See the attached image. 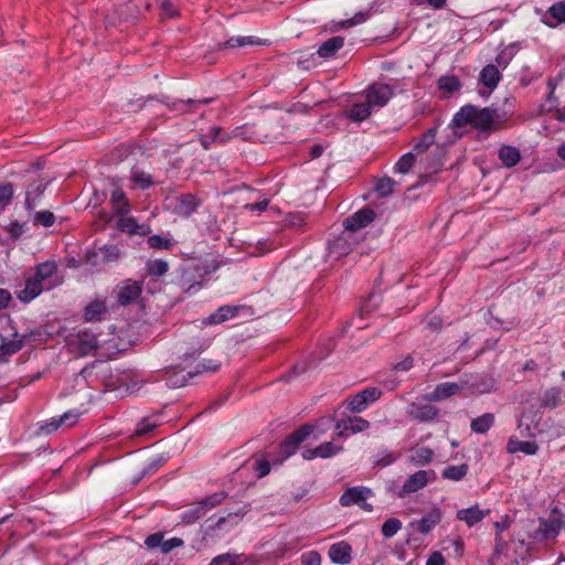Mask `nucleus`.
I'll return each instance as SVG.
<instances>
[{
  "instance_id": "25",
  "label": "nucleus",
  "mask_w": 565,
  "mask_h": 565,
  "mask_svg": "<svg viewBox=\"0 0 565 565\" xmlns=\"http://www.w3.org/2000/svg\"><path fill=\"white\" fill-rule=\"evenodd\" d=\"M498 157L503 167L508 169L515 167L521 161L520 150L509 145H503L499 149Z\"/></svg>"
},
{
  "instance_id": "55",
  "label": "nucleus",
  "mask_w": 565,
  "mask_h": 565,
  "mask_svg": "<svg viewBox=\"0 0 565 565\" xmlns=\"http://www.w3.org/2000/svg\"><path fill=\"white\" fill-rule=\"evenodd\" d=\"M81 416V412L77 409H71L65 412L62 416H60V422L62 425H66L67 427L74 426Z\"/></svg>"
},
{
  "instance_id": "16",
  "label": "nucleus",
  "mask_w": 565,
  "mask_h": 565,
  "mask_svg": "<svg viewBox=\"0 0 565 565\" xmlns=\"http://www.w3.org/2000/svg\"><path fill=\"white\" fill-rule=\"evenodd\" d=\"M490 510H481L478 504L472 505L467 509L458 510L456 513V518L459 521L465 522L469 527L481 522L487 515H489Z\"/></svg>"
},
{
  "instance_id": "54",
  "label": "nucleus",
  "mask_w": 565,
  "mask_h": 565,
  "mask_svg": "<svg viewBox=\"0 0 565 565\" xmlns=\"http://www.w3.org/2000/svg\"><path fill=\"white\" fill-rule=\"evenodd\" d=\"M62 426V423L60 422V417H52L49 420L43 422L40 427L39 431L43 435H50L57 430Z\"/></svg>"
},
{
  "instance_id": "9",
  "label": "nucleus",
  "mask_w": 565,
  "mask_h": 565,
  "mask_svg": "<svg viewBox=\"0 0 565 565\" xmlns=\"http://www.w3.org/2000/svg\"><path fill=\"white\" fill-rule=\"evenodd\" d=\"M429 477H435V472L433 470H418L411 475L405 480L402 490L398 492V497L403 498L406 494L417 492L418 490L425 488L430 480Z\"/></svg>"
},
{
  "instance_id": "17",
  "label": "nucleus",
  "mask_w": 565,
  "mask_h": 565,
  "mask_svg": "<svg viewBox=\"0 0 565 565\" xmlns=\"http://www.w3.org/2000/svg\"><path fill=\"white\" fill-rule=\"evenodd\" d=\"M461 387L457 383L445 382L437 384L435 390L425 395L428 402H439L459 393Z\"/></svg>"
},
{
  "instance_id": "1",
  "label": "nucleus",
  "mask_w": 565,
  "mask_h": 565,
  "mask_svg": "<svg viewBox=\"0 0 565 565\" xmlns=\"http://www.w3.org/2000/svg\"><path fill=\"white\" fill-rule=\"evenodd\" d=\"M499 113L497 108H479L472 104H467L454 115L452 125L457 128L471 126L481 132H493L500 129V122L497 120Z\"/></svg>"
},
{
  "instance_id": "24",
  "label": "nucleus",
  "mask_w": 565,
  "mask_h": 565,
  "mask_svg": "<svg viewBox=\"0 0 565 565\" xmlns=\"http://www.w3.org/2000/svg\"><path fill=\"white\" fill-rule=\"evenodd\" d=\"M441 510L434 507L417 522V531L422 534H428L441 521Z\"/></svg>"
},
{
  "instance_id": "62",
  "label": "nucleus",
  "mask_w": 565,
  "mask_h": 565,
  "mask_svg": "<svg viewBox=\"0 0 565 565\" xmlns=\"http://www.w3.org/2000/svg\"><path fill=\"white\" fill-rule=\"evenodd\" d=\"M302 565H320L321 555L317 551H310L301 556Z\"/></svg>"
},
{
  "instance_id": "41",
  "label": "nucleus",
  "mask_w": 565,
  "mask_h": 565,
  "mask_svg": "<svg viewBox=\"0 0 565 565\" xmlns=\"http://www.w3.org/2000/svg\"><path fill=\"white\" fill-rule=\"evenodd\" d=\"M396 182L390 177H383L375 183L374 190L379 196L385 198L393 193Z\"/></svg>"
},
{
  "instance_id": "2",
  "label": "nucleus",
  "mask_w": 565,
  "mask_h": 565,
  "mask_svg": "<svg viewBox=\"0 0 565 565\" xmlns=\"http://www.w3.org/2000/svg\"><path fill=\"white\" fill-rule=\"evenodd\" d=\"M564 527L565 515L555 507L548 518H539V526L530 536L537 543L555 541Z\"/></svg>"
},
{
  "instance_id": "3",
  "label": "nucleus",
  "mask_w": 565,
  "mask_h": 565,
  "mask_svg": "<svg viewBox=\"0 0 565 565\" xmlns=\"http://www.w3.org/2000/svg\"><path fill=\"white\" fill-rule=\"evenodd\" d=\"M227 497L226 492H215L191 505H189L181 514L180 520L184 524H194L196 521L202 519L207 511L220 505L225 498Z\"/></svg>"
},
{
  "instance_id": "18",
  "label": "nucleus",
  "mask_w": 565,
  "mask_h": 565,
  "mask_svg": "<svg viewBox=\"0 0 565 565\" xmlns=\"http://www.w3.org/2000/svg\"><path fill=\"white\" fill-rule=\"evenodd\" d=\"M344 41L341 35L332 36L319 45L317 54L323 60L332 58L344 46Z\"/></svg>"
},
{
  "instance_id": "39",
  "label": "nucleus",
  "mask_w": 565,
  "mask_h": 565,
  "mask_svg": "<svg viewBox=\"0 0 565 565\" xmlns=\"http://www.w3.org/2000/svg\"><path fill=\"white\" fill-rule=\"evenodd\" d=\"M434 451L428 447H418L412 451L411 461L416 466H424L433 460Z\"/></svg>"
},
{
  "instance_id": "40",
  "label": "nucleus",
  "mask_w": 565,
  "mask_h": 565,
  "mask_svg": "<svg viewBox=\"0 0 565 565\" xmlns=\"http://www.w3.org/2000/svg\"><path fill=\"white\" fill-rule=\"evenodd\" d=\"M370 18L369 12H358L353 18L341 20L334 24L332 31H338L340 29H349L355 26L358 24L364 23Z\"/></svg>"
},
{
  "instance_id": "33",
  "label": "nucleus",
  "mask_w": 565,
  "mask_h": 565,
  "mask_svg": "<svg viewBox=\"0 0 565 565\" xmlns=\"http://www.w3.org/2000/svg\"><path fill=\"white\" fill-rule=\"evenodd\" d=\"M437 128L433 127L427 129L419 138V140L413 146V152L423 153L429 149L435 142Z\"/></svg>"
},
{
  "instance_id": "27",
  "label": "nucleus",
  "mask_w": 565,
  "mask_h": 565,
  "mask_svg": "<svg viewBox=\"0 0 565 565\" xmlns=\"http://www.w3.org/2000/svg\"><path fill=\"white\" fill-rule=\"evenodd\" d=\"M110 203L114 211L119 215H126L130 212V203L126 196V193L120 188L113 190L110 195Z\"/></svg>"
},
{
  "instance_id": "34",
  "label": "nucleus",
  "mask_w": 565,
  "mask_h": 565,
  "mask_svg": "<svg viewBox=\"0 0 565 565\" xmlns=\"http://www.w3.org/2000/svg\"><path fill=\"white\" fill-rule=\"evenodd\" d=\"M169 270V264L167 260L161 258L149 259L146 263V271L151 277H162Z\"/></svg>"
},
{
  "instance_id": "28",
  "label": "nucleus",
  "mask_w": 565,
  "mask_h": 565,
  "mask_svg": "<svg viewBox=\"0 0 565 565\" xmlns=\"http://www.w3.org/2000/svg\"><path fill=\"white\" fill-rule=\"evenodd\" d=\"M371 108L366 100L364 103H356L348 111L347 117L354 122H361L371 116Z\"/></svg>"
},
{
  "instance_id": "29",
  "label": "nucleus",
  "mask_w": 565,
  "mask_h": 565,
  "mask_svg": "<svg viewBox=\"0 0 565 565\" xmlns=\"http://www.w3.org/2000/svg\"><path fill=\"white\" fill-rule=\"evenodd\" d=\"M315 426L310 424L301 425L295 431H292L289 436L285 438L287 443L294 446L297 450L302 441H305L308 436L313 431Z\"/></svg>"
},
{
  "instance_id": "56",
  "label": "nucleus",
  "mask_w": 565,
  "mask_h": 565,
  "mask_svg": "<svg viewBox=\"0 0 565 565\" xmlns=\"http://www.w3.org/2000/svg\"><path fill=\"white\" fill-rule=\"evenodd\" d=\"M13 196V188L10 183H0V204L8 205Z\"/></svg>"
},
{
  "instance_id": "49",
  "label": "nucleus",
  "mask_w": 565,
  "mask_h": 565,
  "mask_svg": "<svg viewBox=\"0 0 565 565\" xmlns=\"http://www.w3.org/2000/svg\"><path fill=\"white\" fill-rule=\"evenodd\" d=\"M55 222V215L47 210L39 211L34 215V225H42L44 227H50Z\"/></svg>"
},
{
  "instance_id": "47",
  "label": "nucleus",
  "mask_w": 565,
  "mask_h": 565,
  "mask_svg": "<svg viewBox=\"0 0 565 565\" xmlns=\"http://www.w3.org/2000/svg\"><path fill=\"white\" fill-rule=\"evenodd\" d=\"M158 426H159L158 420H153L149 417H145L137 424V427L135 429V435L136 436H145V435L151 433Z\"/></svg>"
},
{
  "instance_id": "11",
  "label": "nucleus",
  "mask_w": 565,
  "mask_h": 565,
  "mask_svg": "<svg viewBox=\"0 0 565 565\" xmlns=\"http://www.w3.org/2000/svg\"><path fill=\"white\" fill-rule=\"evenodd\" d=\"M243 306H233V305H224L217 308L214 312H212L209 317L202 320V324L204 326H214L223 323L230 319H233L238 316L239 311L243 309Z\"/></svg>"
},
{
  "instance_id": "52",
  "label": "nucleus",
  "mask_w": 565,
  "mask_h": 565,
  "mask_svg": "<svg viewBox=\"0 0 565 565\" xmlns=\"http://www.w3.org/2000/svg\"><path fill=\"white\" fill-rule=\"evenodd\" d=\"M398 456L391 452L388 449H381L374 463L380 467H387L397 460Z\"/></svg>"
},
{
  "instance_id": "32",
  "label": "nucleus",
  "mask_w": 565,
  "mask_h": 565,
  "mask_svg": "<svg viewBox=\"0 0 565 565\" xmlns=\"http://www.w3.org/2000/svg\"><path fill=\"white\" fill-rule=\"evenodd\" d=\"M57 271V264L54 260H46L35 266L34 276L44 285Z\"/></svg>"
},
{
  "instance_id": "38",
  "label": "nucleus",
  "mask_w": 565,
  "mask_h": 565,
  "mask_svg": "<svg viewBox=\"0 0 565 565\" xmlns=\"http://www.w3.org/2000/svg\"><path fill=\"white\" fill-rule=\"evenodd\" d=\"M147 244L149 248L157 250H171L174 246L172 238L158 234L148 236Z\"/></svg>"
},
{
  "instance_id": "4",
  "label": "nucleus",
  "mask_w": 565,
  "mask_h": 565,
  "mask_svg": "<svg viewBox=\"0 0 565 565\" xmlns=\"http://www.w3.org/2000/svg\"><path fill=\"white\" fill-rule=\"evenodd\" d=\"M373 497V491L366 487H351L348 488L340 497V504L342 507L358 505L365 512H372L373 505L367 500Z\"/></svg>"
},
{
  "instance_id": "43",
  "label": "nucleus",
  "mask_w": 565,
  "mask_h": 565,
  "mask_svg": "<svg viewBox=\"0 0 565 565\" xmlns=\"http://www.w3.org/2000/svg\"><path fill=\"white\" fill-rule=\"evenodd\" d=\"M415 163V154L413 151L403 154L394 166V171L405 174L409 172Z\"/></svg>"
},
{
  "instance_id": "12",
  "label": "nucleus",
  "mask_w": 565,
  "mask_h": 565,
  "mask_svg": "<svg viewBox=\"0 0 565 565\" xmlns=\"http://www.w3.org/2000/svg\"><path fill=\"white\" fill-rule=\"evenodd\" d=\"M352 235L345 231L329 244V255L335 259L347 256L353 249Z\"/></svg>"
},
{
  "instance_id": "51",
  "label": "nucleus",
  "mask_w": 565,
  "mask_h": 565,
  "mask_svg": "<svg viewBox=\"0 0 565 565\" xmlns=\"http://www.w3.org/2000/svg\"><path fill=\"white\" fill-rule=\"evenodd\" d=\"M119 231L129 235H136L138 230V223L135 217H121L117 223Z\"/></svg>"
},
{
  "instance_id": "14",
  "label": "nucleus",
  "mask_w": 565,
  "mask_h": 565,
  "mask_svg": "<svg viewBox=\"0 0 565 565\" xmlns=\"http://www.w3.org/2000/svg\"><path fill=\"white\" fill-rule=\"evenodd\" d=\"M411 418L418 422H431L439 415V409L430 404L412 403L407 411Z\"/></svg>"
},
{
  "instance_id": "31",
  "label": "nucleus",
  "mask_w": 565,
  "mask_h": 565,
  "mask_svg": "<svg viewBox=\"0 0 565 565\" xmlns=\"http://www.w3.org/2000/svg\"><path fill=\"white\" fill-rule=\"evenodd\" d=\"M211 102V99L209 98H203V99H186V100H183V99H179V100H175L171 104L170 109L171 110H175V111H179V113H190V111H193V109L199 106V105H206Z\"/></svg>"
},
{
  "instance_id": "22",
  "label": "nucleus",
  "mask_w": 565,
  "mask_h": 565,
  "mask_svg": "<svg viewBox=\"0 0 565 565\" xmlns=\"http://www.w3.org/2000/svg\"><path fill=\"white\" fill-rule=\"evenodd\" d=\"M200 205V201L193 194H183L178 199V202L174 206V212L182 216L189 217L191 216Z\"/></svg>"
},
{
  "instance_id": "21",
  "label": "nucleus",
  "mask_w": 565,
  "mask_h": 565,
  "mask_svg": "<svg viewBox=\"0 0 565 565\" xmlns=\"http://www.w3.org/2000/svg\"><path fill=\"white\" fill-rule=\"evenodd\" d=\"M107 306L104 300H94L89 302L83 312L84 321L86 322H98L105 319L107 315Z\"/></svg>"
},
{
  "instance_id": "44",
  "label": "nucleus",
  "mask_w": 565,
  "mask_h": 565,
  "mask_svg": "<svg viewBox=\"0 0 565 565\" xmlns=\"http://www.w3.org/2000/svg\"><path fill=\"white\" fill-rule=\"evenodd\" d=\"M542 404L545 407L555 408L562 404V392L558 388H551L544 393Z\"/></svg>"
},
{
  "instance_id": "57",
  "label": "nucleus",
  "mask_w": 565,
  "mask_h": 565,
  "mask_svg": "<svg viewBox=\"0 0 565 565\" xmlns=\"http://www.w3.org/2000/svg\"><path fill=\"white\" fill-rule=\"evenodd\" d=\"M210 136L212 138V141H220L222 143L227 142L232 138V135L224 131L221 127L216 126L210 129Z\"/></svg>"
},
{
  "instance_id": "61",
  "label": "nucleus",
  "mask_w": 565,
  "mask_h": 565,
  "mask_svg": "<svg viewBox=\"0 0 565 565\" xmlns=\"http://www.w3.org/2000/svg\"><path fill=\"white\" fill-rule=\"evenodd\" d=\"M269 205V199L263 198L262 200L254 202V203H247L244 205V209L250 212H264L267 210Z\"/></svg>"
},
{
  "instance_id": "50",
  "label": "nucleus",
  "mask_w": 565,
  "mask_h": 565,
  "mask_svg": "<svg viewBox=\"0 0 565 565\" xmlns=\"http://www.w3.org/2000/svg\"><path fill=\"white\" fill-rule=\"evenodd\" d=\"M342 450L341 446H335L331 441L322 443L318 446L319 458H331Z\"/></svg>"
},
{
  "instance_id": "5",
  "label": "nucleus",
  "mask_w": 565,
  "mask_h": 565,
  "mask_svg": "<svg viewBox=\"0 0 565 565\" xmlns=\"http://www.w3.org/2000/svg\"><path fill=\"white\" fill-rule=\"evenodd\" d=\"M393 96L394 88L385 83H373L365 90V98L371 107L382 108Z\"/></svg>"
},
{
  "instance_id": "23",
  "label": "nucleus",
  "mask_w": 565,
  "mask_h": 565,
  "mask_svg": "<svg viewBox=\"0 0 565 565\" xmlns=\"http://www.w3.org/2000/svg\"><path fill=\"white\" fill-rule=\"evenodd\" d=\"M264 44L263 41L253 35H236L232 36L227 41L220 43L218 49L225 50V49H238V47H246V46H254V45H262Z\"/></svg>"
},
{
  "instance_id": "19",
  "label": "nucleus",
  "mask_w": 565,
  "mask_h": 565,
  "mask_svg": "<svg viewBox=\"0 0 565 565\" xmlns=\"http://www.w3.org/2000/svg\"><path fill=\"white\" fill-rule=\"evenodd\" d=\"M501 78L502 75L499 71V67L494 64H488L480 71L478 81L484 87L493 90L498 86Z\"/></svg>"
},
{
  "instance_id": "37",
  "label": "nucleus",
  "mask_w": 565,
  "mask_h": 565,
  "mask_svg": "<svg viewBox=\"0 0 565 565\" xmlns=\"http://www.w3.org/2000/svg\"><path fill=\"white\" fill-rule=\"evenodd\" d=\"M437 86L440 90L447 94H454L461 88V82L455 75H446L439 77Z\"/></svg>"
},
{
  "instance_id": "6",
  "label": "nucleus",
  "mask_w": 565,
  "mask_h": 565,
  "mask_svg": "<svg viewBox=\"0 0 565 565\" xmlns=\"http://www.w3.org/2000/svg\"><path fill=\"white\" fill-rule=\"evenodd\" d=\"M382 395L377 387H366L354 394L348 402V409L352 413H362L367 406L376 402Z\"/></svg>"
},
{
  "instance_id": "20",
  "label": "nucleus",
  "mask_w": 565,
  "mask_h": 565,
  "mask_svg": "<svg viewBox=\"0 0 565 565\" xmlns=\"http://www.w3.org/2000/svg\"><path fill=\"white\" fill-rule=\"evenodd\" d=\"M351 552H352V548H351L350 544L342 541V542L332 544L329 548L328 554H329L330 559L333 563L340 564V565H347L352 559Z\"/></svg>"
},
{
  "instance_id": "35",
  "label": "nucleus",
  "mask_w": 565,
  "mask_h": 565,
  "mask_svg": "<svg viewBox=\"0 0 565 565\" xmlns=\"http://www.w3.org/2000/svg\"><path fill=\"white\" fill-rule=\"evenodd\" d=\"M130 180L141 190H147L154 184L152 175L138 168L131 170Z\"/></svg>"
},
{
  "instance_id": "30",
  "label": "nucleus",
  "mask_w": 565,
  "mask_h": 565,
  "mask_svg": "<svg viewBox=\"0 0 565 565\" xmlns=\"http://www.w3.org/2000/svg\"><path fill=\"white\" fill-rule=\"evenodd\" d=\"M494 420L495 418L493 414L486 413L471 420V430L477 434H486L493 426Z\"/></svg>"
},
{
  "instance_id": "45",
  "label": "nucleus",
  "mask_w": 565,
  "mask_h": 565,
  "mask_svg": "<svg viewBox=\"0 0 565 565\" xmlns=\"http://www.w3.org/2000/svg\"><path fill=\"white\" fill-rule=\"evenodd\" d=\"M402 529L401 520L396 518L387 519L382 525V535L386 539L393 537Z\"/></svg>"
},
{
  "instance_id": "59",
  "label": "nucleus",
  "mask_w": 565,
  "mask_h": 565,
  "mask_svg": "<svg viewBox=\"0 0 565 565\" xmlns=\"http://www.w3.org/2000/svg\"><path fill=\"white\" fill-rule=\"evenodd\" d=\"M242 519V515L237 512L235 513H230L227 516H222L220 518L215 524L213 526H211L212 530H222L224 527V524L227 522V521H232L233 524H237L239 522V520Z\"/></svg>"
},
{
  "instance_id": "26",
  "label": "nucleus",
  "mask_w": 565,
  "mask_h": 565,
  "mask_svg": "<svg viewBox=\"0 0 565 565\" xmlns=\"http://www.w3.org/2000/svg\"><path fill=\"white\" fill-rule=\"evenodd\" d=\"M507 450L510 454L523 452L525 455H535L539 450V445L535 441L519 440L514 437L509 438Z\"/></svg>"
},
{
  "instance_id": "15",
  "label": "nucleus",
  "mask_w": 565,
  "mask_h": 565,
  "mask_svg": "<svg viewBox=\"0 0 565 565\" xmlns=\"http://www.w3.org/2000/svg\"><path fill=\"white\" fill-rule=\"evenodd\" d=\"M44 285L33 275L25 279L24 288L17 292V298L24 303L31 302L44 289Z\"/></svg>"
},
{
  "instance_id": "13",
  "label": "nucleus",
  "mask_w": 565,
  "mask_h": 565,
  "mask_svg": "<svg viewBox=\"0 0 565 565\" xmlns=\"http://www.w3.org/2000/svg\"><path fill=\"white\" fill-rule=\"evenodd\" d=\"M541 22L548 28L565 23V1H557L541 14Z\"/></svg>"
},
{
  "instance_id": "7",
  "label": "nucleus",
  "mask_w": 565,
  "mask_h": 565,
  "mask_svg": "<svg viewBox=\"0 0 565 565\" xmlns=\"http://www.w3.org/2000/svg\"><path fill=\"white\" fill-rule=\"evenodd\" d=\"M370 427V422L358 416H349L335 422V431L339 437H348L351 434H358L366 430Z\"/></svg>"
},
{
  "instance_id": "10",
  "label": "nucleus",
  "mask_w": 565,
  "mask_h": 565,
  "mask_svg": "<svg viewBox=\"0 0 565 565\" xmlns=\"http://www.w3.org/2000/svg\"><path fill=\"white\" fill-rule=\"evenodd\" d=\"M141 281L127 279L118 287V302L121 306L134 303L141 295Z\"/></svg>"
},
{
  "instance_id": "46",
  "label": "nucleus",
  "mask_w": 565,
  "mask_h": 565,
  "mask_svg": "<svg viewBox=\"0 0 565 565\" xmlns=\"http://www.w3.org/2000/svg\"><path fill=\"white\" fill-rule=\"evenodd\" d=\"M23 344L22 339L3 341L0 344V355H12L19 352L23 348Z\"/></svg>"
},
{
  "instance_id": "36",
  "label": "nucleus",
  "mask_w": 565,
  "mask_h": 565,
  "mask_svg": "<svg viewBox=\"0 0 565 565\" xmlns=\"http://www.w3.org/2000/svg\"><path fill=\"white\" fill-rule=\"evenodd\" d=\"M468 469L469 467L467 463L448 466L443 470L441 477L447 480L460 481L467 476Z\"/></svg>"
},
{
  "instance_id": "63",
  "label": "nucleus",
  "mask_w": 565,
  "mask_h": 565,
  "mask_svg": "<svg viewBox=\"0 0 565 565\" xmlns=\"http://www.w3.org/2000/svg\"><path fill=\"white\" fill-rule=\"evenodd\" d=\"M414 360L412 355L405 356L402 361L394 364L393 370L396 372H406L413 367Z\"/></svg>"
},
{
  "instance_id": "8",
  "label": "nucleus",
  "mask_w": 565,
  "mask_h": 565,
  "mask_svg": "<svg viewBox=\"0 0 565 565\" xmlns=\"http://www.w3.org/2000/svg\"><path fill=\"white\" fill-rule=\"evenodd\" d=\"M374 217L375 213L372 209L363 207L343 221L344 230L353 235L354 232L364 228L373 222Z\"/></svg>"
},
{
  "instance_id": "58",
  "label": "nucleus",
  "mask_w": 565,
  "mask_h": 565,
  "mask_svg": "<svg viewBox=\"0 0 565 565\" xmlns=\"http://www.w3.org/2000/svg\"><path fill=\"white\" fill-rule=\"evenodd\" d=\"M162 541H163V533L161 532H156V533H152L150 535H148L145 540V545L149 548V550H153V548H157V547H160L162 546Z\"/></svg>"
},
{
  "instance_id": "60",
  "label": "nucleus",
  "mask_w": 565,
  "mask_h": 565,
  "mask_svg": "<svg viewBox=\"0 0 565 565\" xmlns=\"http://www.w3.org/2000/svg\"><path fill=\"white\" fill-rule=\"evenodd\" d=\"M184 545V542L182 539L180 537H172L170 540H167V541H162V546H161V552L163 554H168L170 553L172 550L177 548V547H181Z\"/></svg>"
},
{
  "instance_id": "64",
  "label": "nucleus",
  "mask_w": 565,
  "mask_h": 565,
  "mask_svg": "<svg viewBox=\"0 0 565 565\" xmlns=\"http://www.w3.org/2000/svg\"><path fill=\"white\" fill-rule=\"evenodd\" d=\"M255 470L258 478H264L270 472V462L268 460H257L255 462Z\"/></svg>"
},
{
  "instance_id": "42",
  "label": "nucleus",
  "mask_w": 565,
  "mask_h": 565,
  "mask_svg": "<svg viewBox=\"0 0 565 565\" xmlns=\"http://www.w3.org/2000/svg\"><path fill=\"white\" fill-rule=\"evenodd\" d=\"M98 253L104 264L117 262L120 257V249L117 245H105L98 249Z\"/></svg>"
},
{
  "instance_id": "53",
  "label": "nucleus",
  "mask_w": 565,
  "mask_h": 565,
  "mask_svg": "<svg viewBox=\"0 0 565 565\" xmlns=\"http://www.w3.org/2000/svg\"><path fill=\"white\" fill-rule=\"evenodd\" d=\"M238 555H233L230 553H224L215 556L210 565H238Z\"/></svg>"
},
{
  "instance_id": "48",
  "label": "nucleus",
  "mask_w": 565,
  "mask_h": 565,
  "mask_svg": "<svg viewBox=\"0 0 565 565\" xmlns=\"http://www.w3.org/2000/svg\"><path fill=\"white\" fill-rule=\"evenodd\" d=\"M296 451L297 449L284 439L279 445V457L273 459V465H281L290 456L296 454Z\"/></svg>"
}]
</instances>
